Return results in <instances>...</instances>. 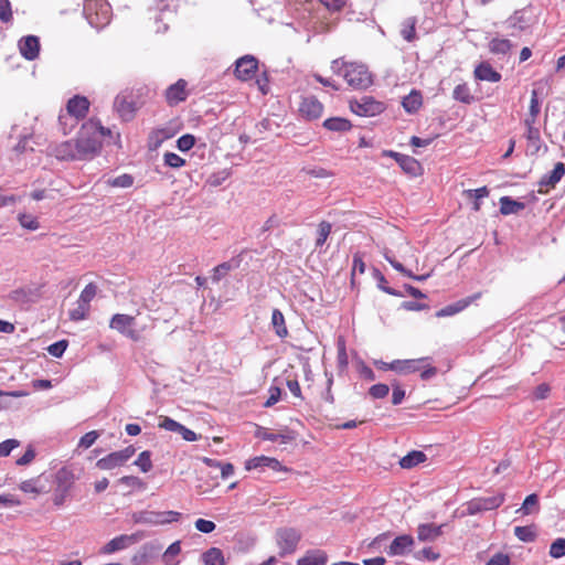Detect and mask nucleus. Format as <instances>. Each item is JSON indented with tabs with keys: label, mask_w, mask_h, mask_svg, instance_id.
<instances>
[{
	"label": "nucleus",
	"mask_w": 565,
	"mask_h": 565,
	"mask_svg": "<svg viewBox=\"0 0 565 565\" xmlns=\"http://www.w3.org/2000/svg\"><path fill=\"white\" fill-rule=\"evenodd\" d=\"M111 131L98 122L84 124L74 140L78 160L93 159L102 149V138L110 136Z\"/></svg>",
	"instance_id": "1"
},
{
	"label": "nucleus",
	"mask_w": 565,
	"mask_h": 565,
	"mask_svg": "<svg viewBox=\"0 0 565 565\" xmlns=\"http://www.w3.org/2000/svg\"><path fill=\"white\" fill-rule=\"evenodd\" d=\"M331 68L355 89H366L373 84L372 74L364 64L337 58L332 61Z\"/></svg>",
	"instance_id": "2"
},
{
	"label": "nucleus",
	"mask_w": 565,
	"mask_h": 565,
	"mask_svg": "<svg viewBox=\"0 0 565 565\" xmlns=\"http://www.w3.org/2000/svg\"><path fill=\"white\" fill-rule=\"evenodd\" d=\"M383 370H392L399 374L419 373L422 380L427 381L436 376L437 367L430 363V358L409 360H395L391 363H383Z\"/></svg>",
	"instance_id": "3"
},
{
	"label": "nucleus",
	"mask_w": 565,
	"mask_h": 565,
	"mask_svg": "<svg viewBox=\"0 0 565 565\" xmlns=\"http://www.w3.org/2000/svg\"><path fill=\"white\" fill-rule=\"evenodd\" d=\"M143 105L140 89H126L120 92L114 100V109L122 121L135 118L137 110Z\"/></svg>",
	"instance_id": "4"
},
{
	"label": "nucleus",
	"mask_w": 565,
	"mask_h": 565,
	"mask_svg": "<svg viewBox=\"0 0 565 565\" xmlns=\"http://www.w3.org/2000/svg\"><path fill=\"white\" fill-rule=\"evenodd\" d=\"M84 14L92 26L99 29L109 23L110 7L104 0H86Z\"/></svg>",
	"instance_id": "5"
},
{
	"label": "nucleus",
	"mask_w": 565,
	"mask_h": 565,
	"mask_svg": "<svg viewBox=\"0 0 565 565\" xmlns=\"http://www.w3.org/2000/svg\"><path fill=\"white\" fill-rule=\"evenodd\" d=\"M89 108V102L86 97L74 96L66 105V111L60 114L58 122L64 124V119L71 120V128H74L77 122L85 118Z\"/></svg>",
	"instance_id": "6"
},
{
	"label": "nucleus",
	"mask_w": 565,
	"mask_h": 565,
	"mask_svg": "<svg viewBox=\"0 0 565 565\" xmlns=\"http://www.w3.org/2000/svg\"><path fill=\"white\" fill-rule=\"evenodd\" d=\"M276 543L279 547V555L292 554L301 540V533L294 527H280L276 531Z\"/></svg>",
	"instance_id": "7"
},
{
	"label": "nucleus",
	"mask_w": 565,
	"mask_h": 565,
	"mask_svg": "<svg viewBox=\"0 0 565 565\" xmlns=\"http://www.w3.org/2000/svg\"><path fill=\"white\" fill-rule=\"evenodd\" d=\"M136 454L134 446H128L121 450L110 452L109 455L100 458L96 462V467L100 470H113L117 467H122Z\"/></svg>",
	"instance_id": "8"
},
{
	"label": "nucleus",
	"mask_w": 565,
	"mask_h": 565,
	"mask_svg": "<svg viewBox=\"0 0 565 565\" xmlns=\"http://www.w3.org/2000/svg\"><path fill=\"white\" fill-rule=\"evenodd\" d=\"M350 109L362 117H373L381 114L385 107L381 102L375 100L371 96H363L359 100L350 102Z\"/></svg>",
	"instance_id": "9"
},
{
	"label": "nucleus",
	"mask_w": 565,
	"mask_h": 565,
	"mask_svg": "<svg viewBox=\"0 0 565 565\" xmlns=\"http://www.w3.org/2000/svg\"><path fill=\"white\" fill-rule=\"evenodd\" d=\"M504 501L503 494L489 498H476L467 503V514L475 515L480 512L498 509Z\"/></svg>",
	"instance_id": "10"
},
{
	"label": "nucleus",
	"mask_w": 565,
	"mask_h": 565,
	"mask_svg": "<svg viewBox=\"0 0 565 565\" xmlns=\"http://www.w3.org/2000/svg\"><path fill=\"white\" fill-rule=\"evenodd\" d=\"M258 70V60L253 55H245L235 62L234 74L239 81L252 79Z\"/></svg>",
	"instance_id": "11"
},
{
	"label": "nucleus",
	"mask_w": 565,
	"mask_h": 565,
	"mask_svg": "<svg viewBox=\"0 0 565 565\" xmlns=\"http://www.w3.org/2000/svg\"><path fill=\"white\" fill-rule=\"evenodd\" d=\"M141 537H142V535L139 533H134L130 535L122 534V535L116 536L100 548V553L108 555V554H113L117 551L125 550L128 546L138 542Z\"/></svg>",
	"instance_id": "12"
},
{
	"label": "nucleus",
	"mask_w": 565,
	"mask_h": 565,
	"mask_svg": "<svg viewBox=\"0 0 565 565\" xmlns=\"http://www.w3.org/2000/svg\"><path fill=\"white\" fill-rule=\"evenodd\" d=\"M180 513L174 511L167 512H154V511H145L139 514L137 518V522L146 523V524H166L173 521H177Z\"/></svg>",
	"instance_id": "13"
},
{
	"label": "nucleus",
	"mask_w": 565,
	"mask_h": 565,
	"mask_svg": "<svg viewBox=\"0 0 565 565\" xmlns=\"http://www.w3.org/2000/svg\"><path fill=\"white\" fill-rule=\"evenodd\" d=\"M564 174H565L564 163L557 162L551 172L544 174L541 178V180L539 182V185H540L539 193L544 194L547 192L548 188H554L562 180Z\"/></svg>",
	"instance_id": "14"
},
{
	"label": "nucleus",
	"mask_w": 565,
	"mask_h": 565,
	"mask_svg": "<svg viewBox=\"0 0 565 565\" xmlns=\"http://www.w3.org/2000/svg\"><path fill=\"white\" fill-rule=\"evenodd\" d=\"M247 254L246 250L241 252L238 255L232 257L230 260L224 262L213 269L212 280L220 281L224 279L231 270L237 269L241 266L244 255Z\"/></svg>",
	"instance_id": "15"
},
{
	"label": "nucleus",
	"mask_w": 565,
	"mask_h": 565,
	"mask_svg": "<svg viewBox=\"0 0 565 565\" xmlns=\"http://www.w3.org/2000/svg\"><path fill=\"white\" fill-rule=\"evenodd\" d=\"M188 83L184 79H179L177 83L170 85L166 89V100L170 106L178 105L181 102H184L188 97L186 92Z\"/></svg>",
	"instance_id": "16"
},
{
	"label": "nucleus",
	"mask_w": 565,
	"mask_h": 565,
	"mask_svg": "<svg viewBox=\"0 0 565 565\" xmlns=\"http://www.w3.org/2000/svg\"><path fill=\"white\" fill-rule=\"evenodd\" d=\"M299 111L309 120L317 119L322 115L323 105L313 96L306 97L299 106Z\"/></svg>",
	"instance_id": "17"
},
{
	"label": "nucleus",
	"mask_w": 565,
	"mask_h": 565,
	"mask_svg": "<svg viewBox=\"0 0 565 565\" xmlns=\"http://www.w3.org/2000/svg\"><path fill=\"white\" fill-rule=\"evenodd\" d=\"M21 55L28 61H33L39 56L40 40L35 35H28L19 41Z\"/></svg>",
	"instance_id": "18"
},
{
	"label": "nucleus",
	"mask_w": 565,
	"mask_h": 565,
	"mask_svg": "<svg viewBox=\"0 0 565 565\" xmlns=\"http://www.w3.org/2000/svg\"><path fill=\"white\" fill-rule=\"evenodd\" d=\"M50 153L58 160H78L74 140L51 146Z\"/></svg>",
	"instance_id": "19"
},
{
	"label": "nucleus",
	"mask_w": 565,
	"mask_h": 565,
	"mask_svg": "<svg viewBox=\"0 0 565 565\" xmlns=\"http://www.w3.org/2000/svg\"><path fill=\"white\" fill-rule=\"evenodd\" d=\"M258 468H269L274 471H281L284 469L282 465L277 459L266 456L254 457L245 462V469L247 471Z\"/></svg>",
	"instance_id": "20"
},
{
	"label": "nucleus",
	"mask_w": 565,
	"mask_h": 565,
	"mask_svg": "<svg viewBox=\"0 0 565 565\" xmlns=\"http://www.w3.org/2000/svg\"><path fill=\"white\" fill-rule=\"evenodd\" d=\"M47 481H49L47 478H44L43 475H40L35 478H31V479L22 481L19 484V489L24 493H31L34 497H36V495L47 491L46 490Z\"/></svg>",
	"instance_id": "21"
},
{
	"label": "nucleus",
	"mask_w": 565,
	"mask_h": 565,
	"mask_svg": "<svg viewBox=\"0 0 565 565\" xmlns=\"http://www.w3.org/2000/svg\"><path fill=\"white\" fill-rule=\"evenodd\" d=\"M414 544V540L411 535L404 534L395 537L391 543L387 553L391 556L404 555Z\"/></svg>",
	"instance_id": "22"
},
{
	"label": "nucleus",
	"mask_w": 565,
	"mask_h": 565,
	"mask_svg": "<svg viewBox=\"0 0 565 565\" xmlns=\"http://www.w3.org/2000/svg\"><path fill=\"white\" fill-rule=\"evenodd\" d=\"M480 297V294H476L471 297H467L463 299L458 300L455 303L448 305L444 308H441L439 311L436 312L437 317H448L454 316L460 311H462L465 308H467L473 300Z\"/></svg>",
	"instance_id": "23"
},
{
	"label": "nucleus",
	"mask_w": 565,
	"mask_h": 565,
	"mask_svg": "<svg viewBox=\"0 0 565 565\" xmlns=\"http://www.w3.org/2000/svg\"><path fill=\"white\" fill-rule=\"evenodd\" d=\"M441 525H435L433 523L420 524L417 529V539L420 542L435 541L443 533Z\"/></svg>",
	"instance_id": "24"
},
{
	"label": "nucleus",
	"mask_w": 565,
	"mask_h": 565,
	"mask_svg": "<svg viewBox=\"0 0 565 565\" xmlns=\"http://www.w3.org/2000/svg\"><path fill=\"white\" fill-rule=\"evenodd\" d=\"M328 556L321 550L307 551L306 554L297 561V565H326Z\"/></svg>",
	"instance_id": "25"
},
{
	"label": "nucleus",
	"mask_w": 565,
	"mask_h": 565,
	"mask_svg": "<svg viewBox=\"0 0 565 565\" xmlns=\"http://www.w3.org/2000/svg\"><path fill=\"white\" fill-rule=\"evenodd\" d=\"M475 76L480 81L497 83L501 79V74L490 64L481 63L475 70Z\"/></svg>",
	"instance_id": "26"
},
{
	"label": "nucleus",
	"mask_w": 565,
	"mask_h": 565,
	"mask_svg": "<svg viewBox=\"0 0 565 565\" xmlns=\"http://www.w3.org/2000/svg\"><path fill=\"white\" fill-rule=\"evenodd\" d=\"M55 482L56 489L70 492L75 482V476L70 469L61 468L55 475Z\"/></svg>",
	"instance_id": "27"
},
{
	"label": "nucleus",
	"mask_w": 565,
	"mask_h": 565,
	"mask_svg": "<svg viewBox=\"0 0 565 565\" xmlns=\"http://www.w3.org/2000/svg\"><path fill=\"white\" fill-rule=\"evenodd\" d=\"M173 132L169 128L153 129L148 137V146L150 149L159 148L166 140L170 139Z\"/></svg>",
	"instance_id": "28"
},
{
	"label": "nucleus",
	"mask_w": 565,
	"mask_h": 565,
	"mask_svg": "<svg viewBox=\"0 0 565 565\" xmlns=\"http://www.w3.org/2000/svg\"><path fill=\"white\" fill-rule=\"evenodd\" d=\"M426 460L427 456L425 452L420 450H412L399 459V466L403 469H412Z\"/></svg>",
	"instance_id": "29"
},
{
	"label": "nucleus",
	"mask_w": 565,
	"mask_h": 565,
	"mask_svg": "<svg viewBox=\"0 0 565 565\" xmlns=\"http://www.w3.org/2000/svg\"><path fill=\"white\" fill-rule=\"evenodd\" d=\"M488 47L489 51L494 55L507 56L513 47V44L508 39L493 38L489 41Z\"/></svg>",
	"instance_id": "30"
},
{
	"label": "nucleus",
	"mask_w": 565,
	"mask_h": 565,
	"mask_svg": "<svg viewBox=\"0 0 565 565\" xmlns=\"http://www.w3.org/2000/svg\"><path fill=\"white\" fill-rule=\"evenodd\" d=\"M135 324V317L129 315L116 313L113 316L109 327L120 333H126L127 329Z\"/></svg>",
	"instance_id": "31"
},
{
	"label": "nucleus",
	"mask_w": 565,
	"mask_h": 565,
	"mask_svg": "<svg viewBox=\"0 0 565 565\" xmlns=\"http://www.w3.org/2000/svg\"><path fill=\"white\" fill-rule=\"evenodd\" d=\"M525 209L523 202L513 200L510 196H502L500 199V213L503 215L518 214Z\"/></svg>",
	"instance_id": "32"
},
{
	"label": "nucleus",
	"mask_w": 565,
	"mask_h": 565,
	"mask_svg": "<svg viewBox=\"0 0 565 565\" xmlns=\"http://www.w3.org/2000/svg\"><path fill=\"white\" fill-rule=\"evenodd\" d=\"M402 105L407 113H416L423 105V97L420 92L413 89L407 96L403 98Z\"/></svg>",
	"instance_id": "33"
},
{
	"label": "nucleus",
	"mask_w": 565,
	"mask_h": 565,
	"mask_svg": "<svg viewBox=\"0 0 565 565\" xmlns=\"http://www.w3.org/2000/svg\"><path fill=\"white\" fill-rule=\"evenodd\" d=\"M398 166L408 174L417 175L420 172V163L413 157L407 154L398 156L397 158Z\"/></svg>",
	"instance_id": "34"
},
{
	"label": "nucleus",
	"mask_w": 565,
	"mask_h": 565,
	"mask_svg": "<svg viewBox=\"0 0 565 565\" xmlns=\"http://www.w3.org/2000/svg\"><path fill=\"white\" fill-rule=\"evenodd\" d=\"M323 127L331 131L345 132L352 128L350 120L342 117H332L323 121Z\"/></svg>",
	"instance_id": "35"
},
{
	"label": "nucleus",
	"mask_w": 565,
	"mask_h": 565,
	"mask_svg": "<svg viewBox=\"0 0 565 565\" xmlns=\"http://www.w3.org/2000/svg\"><path fill=\"white\" fill-rule=\"evenodd\" d=\"M416 24L417 19L409 17L402 22L401 35L407 42H413L416 39Z\"/></svg>",
	"instance_id": "36"
},
{
	"label": "nucleus",
	"mask_w": 565,
	"mask_h": 565,
	"mask_svg": "<svg viewBox=\"0 0 565 565\" xmlns=\"http://www.w3.org/2000/svg\"><path fill=\"white\" fill-rule=\"evenodd\" d=\"M463 195L468 199H473L472 210L475 212H479L481 209L480 200L489 195V190L487 186H481L473 190H465Z\"/></svg>",
	"instance_id": "37"
},
{
	"label": "nucleus",
	"mask_w": 565,
	"mask_h": 565,
	"mask_svg": "<svg viewBox=\"0 0 565 565\" xmlns=\"http://www.w3.org/2000/svg\"><path fill=\"white\" fill-rule=\"evenodd\" d=\"M204 565H225L223 552L217 547H211L202 555Z\"/></svg>",
	"instance_id": "38"
},
{
	"label": "nucleus",
	"mask_w": 565,
	"mask_h": 565,
	"mask_svg": "<svg viewBox=\"0 0 565 565\" xmlns=\"http://www.w3.org/2000/svg\"><path fill=\"white\" fill-rule=\"evenodd\" d=\"M452 97L457 102H460V103H463L467 105H470L475 100V97L471 94L470 88L468 87V85L466 83L458 84L455 87V89L452 92Z\"/></svg>",
	"instance_id": "39"
},
{
	"label": "nucleus",
	"mask_w": 565,
	"mask_h": 565,
	"mask_svg": "<svg viewBox=\"0 0 565 565\" xmlns=\"http://www.w3.org/2000/svg\"><path fill=\"white\" fill-rule=\"evenodd\" d=\"M271 324L278 337L285 338L288 334V330L285 323V317L279 309H274L271 315Z\"/></svg>",
	"instance_id": "40"
},
{
	"label": "nucleus",
	"mask_w": 565,
	"mask_h": 565,
	"mask_svg": "<svg viewBox=\"0 0 565 565\" xmlns=\"http://www.w3.org/2000/svg\"><path fill=\"white\" fill-rule=\"evenodd\" d=\"M181 553V544L179 541L173 542L162 555L164 565H178L177 556Z\"/></svg>",
	"instance_id": "41"
},
{
	"label": "nucleus",
	"mask_w": 565,
	"mask_h": 565,
	"mask_svg": "<svg viewBox=\"0 0 565 565\" xmlns=\"http://www.w3.org/2000/svg\"><path fill=\"white\" fill-rule=\"evenodd\" d=\"M90 310V305L83 303L79 299L76 301V307L70 310V319L72 321H81L87 318Z\"/></svg>",
	"instance_id": "42"
},
{
	"label": "nucleus",
	"mask_w": 565,
	"mask_h": 565,
	"mask_svg": "<svg viewBox=\"0 0 565 565\" xmlns=\"http://www.w3.org/2000/svg\"><path fill=\"white\" fill-rule=\"evenodd\" d=\"M386 260L392 265L394 269L402 273L404 277L414 278L416 280H424L427 278V276H414L409 270H407L402 263L396 260L394 257L385 254Z\"/></svg>",
	"instance_id": "43"
},
{
	"label": "nucleus",
	"mask_w": 565,
	"mask_h": 565,
	"mask_svg": "<svg viewBox=\"0 0 565 565\" xmlns=\"http://www.w3.org/2000/svg\"><path fill=\"white\" fill-rule=\"evenodd\" d=\"M158 552L153 544H145L141 550L134 556L132 561L136 564L145 563L150 556Z\"/></svg>",
	"instance_id": "44"
},
{
	"label": "nucleus",
	"mask_w": 565,
	"mask_h": 565,
	"mask_svg": "<svg viewBox=\"0 0 565 565\" xmlns=\"http://www.w3.org/2000/svg\"><path fill=\"white\" fill-rule=\"evenodd\" d=\"M142 472H149L152 469L151 452L145 450L139 454L134 462Z\"/></svg>",
	"instance_id": "45"
},
{
	"label": "nucleus",
	"mask_w": 565,
	"mask_h": 565,
	"mask_svg": "<svg viewBox=\"0 0 565 565\" xmlns=\"http://www.w3.org/2000/svg\"><path fill=\"white\" fill-rule=\"evenodd\" d=\"M539 497L537 494L532 493L524 499L523 504L519 511H521L524 515H527L533 511H539Z\"/></svg>",
	"instance_id": "46"
},
{
	"label": "nucleus",
	"mask_w": 565,
	"mask_h": 565,
	"mask_svg": "<svg viewBox=\"0 0 565 565\" xmlns=\"http://www.w3.org/2000/svg\"><path fill=\"white\" fill-rule=\"evenodd\" d=\"M366 270V264L363 262L362 257L358 254L353 256V265L351 273V282H356L359 279V275L364 274Z\"/></svg>",
	"instance_id": "47"
},
{
	"label": "nucleus",
	"mask_w": 565,
	"mask_h": 565,
	"mask_svg": "<svg viewBox=\"0 0 565 565\" xmlns=\"http://www.w3.org/2000/svg\"><path fill=\"white\" fill-rule=\"evenodd\" d=\"M20 225L29 231H35L40 227L39 221L35 216L26 213H21L18 216Z\"/></svg>",
	"instance_id": "48"
},
{
	"label": "nucleus",
	"mask_w": 565,
	"mask_h": 565,
	"mask_svg": "<svg viewBox=\"0 0 565 565\" xmlns=\"http://www.w3.org/2000/svg\"><path fill=\"white\" fill-rule=\"evenodd\" d=\"M514 535L522 542H533L536 537L532 526H516Z\"/></svg>",
	"instance_id": "49"
},
{
	"label": "nucleus",
	"mask_w": 565,
	"mask_h": 565,
	"mask_svg": "<svg viewBox=\"0 0 565 565\" xmlns=\"http://www.w3.org/2000/svg\"><path fill=\"white\" fill-rule=\"evenodd\" d=\"M231 175L230 170L223 169L221 171L212 173L207 180L206 183L211 186H220L224 181H226Z\"/></svg>",
	"instance_id": "50"
},
{
	"label": "nucleus",
	"mask_w": 565,
	"mask_h": 565,
	"mask_svg": "<svg viewBox=\"0 0 565 565\" xmlns=\"http://www.w3.org/2000/svg\"><path fill=\"white\" fill-rule=\"evenodd\" d=\"M529 146L536 152L541 148V135L539 128L526 129L525 134Z\"/></svg>",
	"instance_id": "51"
},
{
	"label": "nucleus",
	"mask_w": 565,
	"mask_h": 565,
	"mask_svg": "<svg viewBox=\"0 0 565 565\" xmlns=\"http://www.w3.org/2000/svg\"><path fill=\"white\" fill-rule=\"evenodd\" d=\"M550 556L553 558H559L565 556V539H556L550 546Z\"/></svg>",
	"instance_id": "52"
},
{
	"label": "nucleus",
	"mask_w": 565,
	"mask_h": 565,
	"mask_svg": "<svg viewBox=\"0 0 565 565\" xmlns=\"http://www.w3.org/2000/svg\"><path fill=\"white\" fill-rule=\"evenodd\" d=\"M163 162L170 168H181L185 164V160L174 152H166L163 154Z\"/></svg>",
	"instance_id": "53"
},
{
	"label": "nucleus",
	"mask_w": 565,
	"mask_h": 565,
	"mask_svg": "<svg viewBox=\"0 0 565 565\" xmlns=\"http://www.w3.org/2000/svg\"><path fill=\"white\" fill-rule=\"evenodd\" d=\"M330 233H331V224L326 221L321 222L318 226V237L316 241V245L322 246L326 243Z\"/></svg>",
	"instance_id": "54"
},
{
	"label": "nucleus",
	"mask_w": 565,
	"mask_h": 565,
	"mask_svg": "<svg viewBox=\"0 0 565 565\" xmlns=\"http://www.w3.org/2000/svg\"><path fill=\"white\" fill-rule=\"evenodd\" d=\"M195 145V137L193 135L186 134L181 136L177 140V147L180 151H189Z\"/></svg>",
	"instance_id": "55"
},
{
	"label": "nucleus",
	"mask_w": 565,
	"mask_h": 565,
	"mask_svg": "<svg viewBox=\"0 0 565 565\" xmlns=\"http://www.w3.org/2000/svg\"><path fill=\"white\" fill-rule=\"evenodd\" d=\"M119 482L129 488H136V489H145L146 488V483L139 477H136V476H124L119 479Z\"/></svg>",
	"instance_id": "56"
},
{
	"label": "nucleus",
	"mask_w": 565,
	"mask_h": 565,
	"mask_svg": "<svg viewBox=\"0 0 565 565\" xmlns=\"http://www.w3.org/2000/svg\"><path fill=\"white\" fill-rule=\"evenodd\" d=\"M181 425L182 424L168 416H162L158 424L159 428L175 433H179Z\"/></svg>",
	"instance_id": "57"
},
{
	"label": "nucleus",
	"mask_w": 565,
	"mask_h": 565,
	"mask_svg": "<svg viewBox=\"0 0 565 565\" xmlns=\"http://www.w3.org/2000/svg\"><path fill=\"white\" fill-rule=\"evenodd\" d=\"M0 21L3 23L12 21V9L9 0H0Z\"/></svg>",
	"instance_id": "58"
},
{
	"label": "nucleus",
	"mask_w": 565,
	"mask_h": 565,
	"mask_svg": "<svg viewBox=\"0 0 565 565\" xmlns=\"http://www.w3.org/2000/svg\"><path fill=\"white\" fill-rule=\"evenodd\" d=\"M111 186L116 188H129L134 183V178L130 174H121L109 181Z\"/></svg>",
	"instance_id": "59"
},
{
	"label": "nucleus",
	"mask_w": 565,
	"mask_h": 565,
	"mask_svg": "<svg viewBox=\"0 0 565 565\" xmlns=\"http://www.w3.org/2000/svg\"><path fill=\"white\" fill-rule=\"evenodd\" d=\"M20 446V441L17 439H7L0 443V457H7L10 452Z\"/></svg>",
	"instance_id": "60"
},
{
	"label": "nucleus",
	"mask_w": 565,
	"mask_h": 565,
	"mask_svg": "<svg viewBox=\"0 0 565 565\" xmlns=\"http://www.w3.org/2000/svg\"><path fill=\"white\" fill-rule=\"evenodd\" d=\"M390 392V387L386 384H375L370 387V395L373 398H384Z\"/></svg>",
	"instance_id": "61"
},
{
	"label": "nucleus",
	"mask_w": 565,
	"mask_h": 565,
	"mask_svg": "<svg viewBox=\"0 0 565 565\" xmlns=\"http://www.w3.org/2000/svg\"><path fill=\"white\" fill-rule=\"evenodd\" d=\"M156 9L160 12L161 15H163L166 11L172 13L177 9V1L175 0H158Z\"/></svg>",
	"instance_id": "62"
},
{
	"label": "nucleus",
	"mask_w": 565,
	"mask_h": 565,
	"mask_svg": "<svg viewBox=\"0 0 565 565\" xmlns=\"http://www.w3.org/2000/svg\"><path fill=\"white\" fill-rule=\"evenodd\" d=\"M99 434L96 430L88 431L79 439L78 447L87 449L97 440Z\"/></svg>",
	"instance_id": "63"
},
{
	"label": "nucleus",
	"mask_w": 565,
	"mask_h": 565,
	"mask_svg": "<svg viewBox=\"0 0 565 565\" xmlns=\"http://www.w3.org/2000/svg\"><path fill=\"white\" fill-rule=\"evenodd\" d=\"M96 296V286L95 285H86L84 290L82 291L79 296V300L85 305H90V301Z\"/></svg>",
	"instance_id": "64"
}]
</instances>
